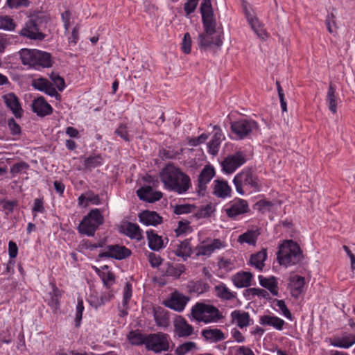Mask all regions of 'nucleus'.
<instances>
[{"mask_svg":"<svg viewBox=\"0 0 355 355\" xmlns=\"http://www.w3.org/2000/svg\"><path fill=\"white\" fill-rule=\"evenodd\" d=\"M164 187L179 194L187 192L191 187L190 178L172 164L166 165L160 173Z\"/></svg>","mask_w":355,"mask_h":355,"instance_id":"nucleus-1","label":"nucleus"},{"mask_svg":"<svg viewBox=\"0 0 355 355\" xmlns=\"http://www.w3.org/2000/svg\"><path fill=\"white\" fill-rule=\"evenodd\" d=\"M233 183L236 192L241 196H244L247 192H257L261 189L258 177L250 168H244L237 173L233 179Z\"/></svg>","mask_w":355,"mask_h":355,"instance_id":"nucleus-2","label":"nucleus"},{"mask_svg":"<svg viewBox=\"0 0 355 355\" xmlns=\"http://www.w3.org/2000/svg\"><path fill=\"white\" fill-rule=\"evenodd\" d=\"M302 259V252L299 245L292 240L284 241L277 252V260L285 266L298 263Z\"/></svg>","mask_w":355,"mask_h":355,"instance_id":"nucleus-3","label":"nucleus"},{"mask_svg":"<svg viewBox=\"0 0 355 355\" xmlns=\"http://www.w3.org/2000/svg\"><path fill=\"white\" fill-rule=\"evenodd\" d=\"M191 315L196 321L206 324L216 322L223 318V315L216 307L200 302L192 307Z\"/></svg>","mask_w":355,"mask_h":355,"instance_id":"nucleus-4","label":"nucleus"},{"mask_svg":"<svg viewBox=\"0 0 355 355\" xmlns=\"http://www.w3.org/2000/svg\"><path fill=\"white\" fill-rule=\"evenodd\" d=\"M103 222L104 218L101 211L98 209H93L83 217L78 227V232L88 236H93Z\"/></svg>","mask_w":355,"mask_h":355,"instance_id":"nucleus-5","label":"nucleus"},{"mask_svg":"<svg viewBox=\"0 0 355 355\" xmlns=\"http://www.w3.org/2000/svg\"><path fill=\"white\" fill-rule=\"evenodd\" d=\"M146 349L154 353L159 354L168 352L171 348V339L168 334L159 331L147 334Z\"/></svg>","mask_w":355,"mask_h":355,"instance_id":"nucleus-6","label":"nucleus"},{"mask_svg":"<svg viewBox=\"0 0 355 355\" xmlns=\"http://www.w3.org/2000/svg\"><path fill=\"white\" fill-rule=\"evenodd\" d=\"M46 21L47 18L45 17L30 19L21 30L20 34L31 40H42L45 37L42 31L46 26Z\"/></svg>","mask_w":355,"mask_h":355,"instance_id":"nucleus-7","label":"nucleus"},{"mask_svg":"<svg viewBox=\"0 0 355 355\" xmlns=\"http://www.w3.org/2000/svg\"><path fill=\"white\" fill-rule=\"evenodd\" d=\"M245 162V154L240 150L236 151L235 153L227 156L222 161L221 166L223 171L225 173L231 174L243 165Z\"/></svg>","mask_w":355,"mask_h":355,"instance_id":"nucleus-8","label":"nucleus"},{"mask_svg":"<svg viewBox=\"0 0 355 355\" xmlns=\"http://www.w3.org/2000/svg\"><path fill=\"white\" fill-rule=\"evenodd\" d=\"M231 129L239 139H242L258 129V123L252 119H241L232 123Z\"/></svg>","mask_w":355,"mask_h":355,"instance_id":"nucleus-9","label":"nucleus"},{"mask_svg":"<svg viewBox=\"0 0 355 355\" xmlns=\"http://www.w3.org/2000/svg\"><path fill=\"white\" fill-rule=\"evenodd\" d=\"M250 211L247 200L239 198H234L225 209L227 216L232 219H236L237 216L247 214Z\"/></svg>","mask_w":355,"mask_h":355,"instance_id":"nucleus-10","label":"nucleus"},{"mask_svg":"<svg viewBox=\"0 0 355 355\" xmlns=\"http://www.w3.org/2000/svg\"><path fill=\"white\" fill-rule=\"evenodd\" d=\"M106 249L107 251L99 253V258H113L121 260L131 255V250L123 245H109L106 246Z\"/></svg>","mask_w":355,"mask_h":355,"instance_id":"nucleus-11","label":"nucleus"},{"mask_svg":"<svg viewBox=\"0 0 355 355\" xmlns=\"http://www.w3.org/2000/svg\"><path fill=\"white\" fill-rule=\"evenodd\" d=\"M215 175V171L213 166L210 165L205 166L198 176V193L200 196H204L207 189V184Z\"/></svg>","mask_w":355,"mask_h":355,"instance_id":"nucleus-12","label":"nucleus"},{"mask_svg":"<svg viewBox=\"0 0 355 355\" xmlns=\"http://www.w3.org/2000/svg\"><path fill=\"white\" fill-rule=\"evenodd\" d=\"M189 300V297L175 292L171 295L168 300L165 301L164 304L171 309L181 312L184 309Z\"/></svg>","mask_w":355,"mask_h":355,"instance_id":"nucleus-13","label":"nucleus"},{"mask_svg":"<svg viewBox=\"0 0 355 355\" xmlns=\"http://www.w3.org/2000/svg\"><path fill=\"white\" fill-rule=\"evenodd\" d=\"M305 279L297 275H291L288 279V288L293 297L297 299L303 292Z\"/></svg>","mask_w":355,"mask_h":355,"instance_id":"nucleus-14","label":"nucleus"},{"mask_svg":"<svg viewBox=\"0 0 355 355\" xmlns=\"http://www.w3.org/2000/svg\"><path fill=\"white\" fill-rule=\"evenodd\" d=\"M193 327L182 317L179 316L174 322L175 334L180 338H187L193 334Z\"/></svg>","mask_w":355,"mask_h":355,"instance_id":"nucleus-15","label":"nucleus"},{"mask_svg":"<svg viewBox=\"0 0 355 355\" xmlns=\"http://www.w3.org/2000/svg\"><path fill=\"white\" fill-rule=\"evenodd\" d=\"M232 322L240 329L246 328L253 323L248 312L234 310L231 313Z\"/></svg>","mask_w":355,"mask_h":355,"instance_id":"nucleus-16","label":"nucleus"},{"mask_svg":"<svg viewBox=\"0 0 355 355\" xmlns=\"http://www.w3.org/2000/svg\"><path fill=\"white\" fill-rule=\"evenodd\" d=\"M139 198L150 203L159 200L162 198L160 191H154L150 186H144L137 191Z\"/></svg>","mask_w":355,"mask_h":355,"instance_id":"nucleus-17","label":"nucleus"},{"mask_svg":"<svg viewBox=\"0 0 355 355\" xmlns=\"http://www.w3.org/2000/svg\"><path fill=\"white\" fill-rule=\"evenodd\" d=\"M198 42L200 47L204 48L205 49L213 48L214 46L219 47L223 44L220 36L214 35L212 33H204L200 35Z\"/></svg>","mask_w":355,"mask_h":355,"instance_id":"nucleus-18","label":"nucleus"},{"mask_svg":"<svg viewBox=\"0 0 355 355\" xmlns=\"http://www.w3.org/2000/svg\"><path fill=\"white\" fill-rule=\"evenodd\" d=\"M139 221L146 225L156 226L163 222L161 217L157 212L145 210L138 214Z\"/></svg>","mask_w":355,"mask_h":355,"instance_id":"nucleus-19","label":"nucleus"},{"mask_svg":"<svg viewBox=\"0 0 355 355\" xmlns=\"http://www.w3.org/2000/svg\"><path fill=\"white\" fill-rule=\"evenodd\" d=\"M3 99L6 106L12 111L15 116L17 119L21 118L24 112L17 96L10 93L5 95Z\"/></svg>","mask_w":355,"mask_h":355,"instance_id":"nucleus-20","label":"nucleus"},{"mask_svg":"<svg viewBox=\"0 0 355 355\" xmlns=\"http://www.w3.org/2000/svg\"><path fill=\"white\" fill-rule=\"evenodd\" d=\"M225 246L224 243L218 239H213L210 243L202 244L197 248V255L209 256L215 250Z\"/></svg>","mask_w":355,"mask_h":355,"instance_id":"nucleus-21","label":"nucleus"},{"mask_svg":"<svg viewBox=\"0 0 355 355\" xmlns=\"http://www.w3.org/2000/svg\"><path fill=\"white\" fill-rule=\"evenodd\" d=\"M232 189L227 182L223 180H215L213 184V194L218 198H226L230 197Z\"/></svg>","mask_w":355,"mask_h":355,"instance_id":"nucleus-22","label":"nucleus"},{"mask_svg":"<svg viewBox=\"0 0 355 355\" xmlns=\"http://www.w3.org/2000/svg\"><path fill=\"white\" fill-rule=\"evenodd\" d=\"M32 110L38 116H44L52 112L51 106L42 97L35 99L32 104Z\"/></svg>","mask_w":355,"mask_h":355,"instance_id":"nucleus-23","label":"nucleus"},{"mask_svg":"<svg viewBox=\"0 0 355 355\" xmlns=\"http://www.w3.org/2000/svg\"><path fill=\"white\" fill-rule=\"evenodd\" d=\"M202 337L209 343H218L225 339L224 333L219 329L207 328L201 331Z\"/></svg>","mask_w":355,"mask_h":355,"instance_id":"nucleus-24","label":"nucleus"},{"mask_svg":"<svg viewBox=\"0 0 355 355\" xmlns=\"http://www.w3.org/2000/svg\"><path fill=\"white\" fill-rule=\"evenodd\" d=\"M245 12L247 20L251 26L252 29L259 37L264 39L266 37V33L257 17L248 10H245Z\"/></svg>","mask_w":355,"mask_h":355,"instance_id":"nucleus-25","label":"nucleus"},{"mask_svg":"<svg viewBox=\"0 0 355 355\" xmlns=\"http://www.w3.org/2000/svg\"><path fill=\"white\" fill-rule=\"evenodd\" d=\"M259 323L261 325L272 327L275 329L281 331L283 329L285 322L277 316L264 315L260 317Z\"/></svg>","mask_w":355,"mask_h":355,"instance_id":"nucleus-26","label":"nucleus"},{"mask_svg":"<svg viewBox=\"0 0 355 355\" xmlns=\"http://www.w3.org/2000/svg\"><path fill=\"white\" fill-rule=\"evenodd\" d=\"M252 277V274L250 272H239L232 277V281L237 288L248 287Z\"/></svg>","mask_w":355,"mask_h":355,"instance_id":"nucleus-27","label":"nucleus"},{"mask_svg":"<svg viewBox=\"0 0 355 355\" xmlns=\"http://www.w3.org/2000/svg\"><path fill=\"white\" fill-rule=\"evenodd\" d=\"M34 67H42L49 68L53 65V61L49 53L37 49Z\"/></svg>","mask_w":355,"mask_h":355,"instance_id":"nucleus-28","label":"nucleus"},{"mask_svg":"<svg viewBox=\"0 0 355 355\" xmlns=\"http://www.w3.org/2000/svg\"><path fill=\"white\" fill-rule=\"evenodd\" d=\"M148 247L154 251H158L165 247L162 236L157 235L153 230L146 231Z\"/></svg>","mask_w":355,"mask_h":355,"instance_id":"nucleus-29","label":"nucleus"},{"mask_svg":"<svg viewBox=\"0 0 355 355\" xmlns=\"http://www.w3.org/2000/svg\"><path fill=\"white\" fill-rule=\"evenodd\" d=\"M355 343L354 333H344L341 336L334 338V347L348 349Z\"/></svg>","mask_w":355,"mask_h":355,"instance_id":"nucleus-30","label":"nucleus"},{"mask_svg":"<svg viewBox=\"0 0 355 355\" xmlns=\"http://www.w3.org/2000/svg\"><path fill=\"white\" fill-rule=\"evenodd\" d=\"M259 235L260 232L258 228L255 230H250L241 234L239 236L237 241L241 244L248 243L250 245H255Z\"/></svg>","mask_w":355,"mask_h":355,"instance_id":"nucleus-31","label":"nucleus"},{"mask_svg":"<svg viewBox=\"0 0 355 355\" xmlns=\"http://www.w3.org/2000/svg\"><path fill=\"white\" fill-rule=\"evenodd\" d=\"M259 280L261 286L267 288L274 296L278 295L277 282L275 277L272 276L269 278H266L262 275H259Z\"/></svg>","mask_w":355,"mask_h":355,"instance_id":"nucleus-32","label":"nucleus"},{"mask_svg":"<svg viewBox=\"0 0 355 355\" xmlns=\"http://www.w3.org/2000/svg\"><path fill=\"white\" fill-rule=\"evenodd\" d=\"M37 49H23L19 51L21 62L24 65L33 67L35 62Z\"/></svg>","mask_w":355,"mask_h":355,"instance_id":"nucleus-33","label":"nucleus"},{"mask_svg":"<svg viewBox=\"0 0 355 355\" xmlns=\"http://www.w3.org/2000/svg\"><path fill=\"white\" fill-rule=\"evenodd\" d=\"M209 284L202 280L189 281L187 288L190 293L202 294L209 290Z\"/></svg>","mask_w":355,"mask_h":355,"instance_id":"nucleus-34","label":"nucleus"},{"mask_svg":"<svg viewBox=\"0 0 355 355\" xmlns=\"http://www.w3.org/2000/svg\"><path fill=\"white\" fill-rule=\"evenodd\" d=\"M124 233L131 239L141 241L143 239L142 230L136 223H128L124 230Z\"/></svg>","mask_w":355,"mask_h":355,"instance_id":"nucleus-35","label":"nucleus"},{"mask_svg":"<svg viewBox=\"0 0 355 355\" xmlns=\"http://www.w3.org/2000/svg\"><path fill=\"white\" fill-rule=\"evenodd\" d=\"M103 157L101 155H91L84 159L83 166L86 170L91 171L103 164Z\"/></svg>","mask_w":355,"mask_h":355,"instance_id":"nucleus-36","label":"nucleus"},{"mask_svg":"<svg viewBox=\"0 0 355 355\" xmlns=\"http://www.w3.org/2000/svg\"><path fill=\"white\" fill-rule=\"evenodd\" d=\"M147 334H143L140 331L135 330L131 331L127 336L129 342L132 345H142L146 343Z\"/></svg>","mask_w":355,"mask_h":355,"instance_id":"nucleus-37","label":"nucleus"},{"mask_svg":"<svg viewBox=\"0 0 355 355\" xmlns=\"http://www.w3.org/2000/svg\"><path fill=\"white\" fill-rule=\"evenodd\" d=\"M191 252V246L190 243V240L189 239H186L180 242L175 251V253L178 257H181L184 259L190 257Z\"/></svg>","mask_w":355,"mask_h":355,"instance_id":"nucleus-38","label":"nucleus"},{"mask_svg":"<svg viewBox=\"0 0 355 355\" xmlns=\"http://www.w3.org/2000/svg\"><path fill=\"white\" fill-rule=\"evenodd\" d=\"M266 258L267 252L266 250H262L251 256L250 263L259 270H262L263 267L264 266V261H266Z\"/></svg>","mask_w":355,"mask_h":355,"instance_id":"nucleus-39","label":"nucleus"},{"mask_svg":"<svg viewBox=\"0 0 355 355\" xmlns=\"http://www.w3.org/2000/svg\"><path fill=\"white\" fill-rule=\"evenodd\" d=\"M216 295L223 300H230L236 297V293L232 292L224 284L221 283L215 286Z\"/></svg>","mask_w":355,"mask_h":355,"instance_id":"nucleus-40","label":"nucleus"},{"mask_svg":"<svg viewBox=\"0 0 355 355\" xmlns=\"http://www.w3.org/2000/svg\"><path fill=\"white\" fill-rule=\"evenodd\" d=\"M185 266L181 263L172 264L168 263L166 270L167 276L174 277L175 279L180 278L182 274L185 272Z\"/></svg>","mask_w":355,"mask_h":355,"instance_id":"nucleus-41","label":"nucleus"},{"mask_svg":"<svg viewBox=\"0 0 355 355\" xmlns=\"http://www.w3.org/2000/svg\"><path fill=\"white\" fill-rule=\"evenodd\" d=\"M154 319L158 327H166L168 325V317L162 308L154 310Z\"/></svg>","mask_w":355,"mask_h":355,"instance_id":"nucleus-42","label":"nucleus"},{"mask_svg":"<svg viewBox=\"0 0 355 355\" xmlns=\"http://www.w3.org/2000/svg\"><path fill=\"white\" fill-rule=\"evenodd\" d=\"M200 12L202 19L213 18L214 15L210 0H203L200 6Z\"/></svg>","mask_w":355,"mask_h":355,"instance_id":"nucleus-43","label":"nucleus"},{"mask_svg":"<svg viewBox=\"0 0 355 355\" xmlns=\"http://www.w3.org/2000/svg\"><path fill=\"white\" fill-rule=\"evenodd\" d=\"M196 348V344L194 342L188 341L180 345L175 349V354L177 355H185L189 352Z\"/></svg>","mask_w":355,"mask_h":355,"instance_id":"nucleus-44","label":"nucleus"},{"mask_svg":"<svg viewBox=\"0 0 355 355\" xmlns=\"http://www.w3.org/2000/svg\"><path fill=\"white\" fill-rule=\"evenodd\" d=\"M16 26L14 20L9 16H0V29L13 31Z\"/></svg>","mask_w":355,"mask_h":355,"instance_id":"nucleus-45","label":"nucleus"},{"mask_svg":"<svg viewBox=\"0 0 355 355\" xmlns=\"http://www.w3.org/2000/svg\"><path fill=\"white\" fill-rule=\"evenodd\" d=\"M99 276L102 279L103 285L108 289L110 288L115 282L114 275L110 271L102 272L99 274Z\"/></svg>","mask_w":355,"mask_h":355,"instance_id":"nucleus-46","label":"nucleus"},{"mask_svg":"<svg viewBox=\"0 0 355 355\" xmlns=\"http://www.w3.org/2000/svg\"><path fill=\"white\" fill-rule=\"evenodd\" d=\"M273 207V203L266 200H260L254 205V209L259 210L261 213L269 212Z\"/></svg>","mask_w":355,"mask_h":355,"instance_id":"nucleus-47","label":"nucleus"},{"mask_svg":"<svg viewBox=\"0 0 355 355\" xmlns=\"http://www.w3.org/2000/svg\"><path fill=\"white\" fill-rule=\"evenodd\" d=\"M29 168V165L25 162H19L14 164L10 167V173L14 177L16 175L21 173L22 172H25L26 170Z\"/></svg>","mask_w":355,"mask_h":355,"instance_id":"nucleus-48","label":"nucleus"},{"mask_svg":"<svg viewBox=\"0 0 355 355\" xmlns=\"http://www.w3.org/2000/svg\"><path fill=\"white\" fill-rule=\"evenodd\" d=\"M17 205V200H0V206H1L6 215L11 214Z\"/></svg>","mask_w":355,"mask_h":355,"instance_id":"nucleus-49","label":"nucleus"},{"mask_svg":"<svg viewBox=\"0 0 355 355\" xmlns=\"http://www.w3.org/2000/svg\"><path fill=\"white\" fill-rule=\"evenodd\" d=\"M132 284L130 282H126L123 288V301L122 304L123 307H126L129 303L130 298L132 297Z\"/></svg>","mask_w":355,"mask_h":355,"instance_id":"nucleus-50","label":"nucleus"},{"mask_svg":"<svg viewBox=\"0 0 355 355\" xmlns=\"http://www.w3.org/2000/svg\"><path fill=\"white\" fill-rule=\"evenodd\" d=\"M83 311H84V306H83V300L78 299V303L76 305V318H75V326L76 327H79L80 326Z\"/></svg>","mask_w":355,"mask_h":355,"instance_id":"nucleus-51","label":"nucleus"},{"mask_svg":"<svg viewBox=\"0 0 355 355\" xmlns=\"http://www.w3.org/2000/svg\"><path fill=\"white\" fill-rule=\"evenodd\" d=\"M32 86L34 89H49L50 83L46 78H39L33 80Z\"/></svg>","mask_w":355,"mask_h":355,"instance_id":"nucleus-52","label":"nucleus"},{"mask_svg":"<svg viewBox=\"0 0 355 355\" xmlns=\"http://www.w3.org/2000/svg\"><path fill=\"white\" fill-rule=\"evenodd\" d=\"M246 292L249 294H251L253 296H259L261 297L264 299H268L270 297V295L268 291L264 289L259 288H251L246 290Z\"/></svg>","mask_w":355,"mask_h":355,"instance_id":"nucleus-53","label":"nucleus"},{"mask_svg":"<svg viewBox=\"0 0 355 355\" xmlns=\"http://www.w3.org/2000/svg\"><path fill=\"white\" fill-rule=\"evenodd\" d=\"M148 259L150 266L153 268L159 267L162 264L163 261L159 255L156 254L155 253L153 252H148Z\"/></svg>","mask_w":355,"mask_h":355,"instance_id":"nucleus-54","label":"nucleus"},{"mask_svg":"<svg viewBox=\"0 0 355 355\" xmlns=\"http://www.w3.org/2000/svg\"><path fill=\"white\" fill-rule=\"evenodd\" d=\"M182 49L186 54H189L191 49V38L190 34L187 33L184 34L182 42Z\"/></svg>","mask_w":355,"mask_h":355,"instance_id":"nucleus-55","label":"nucleus"},{"mask_svg":"<svg viewBox=\"0 0 355 355\" xmlns=\"http://www.w3.org/2000/svg\"><path fill=\"white\" fill-rule=\"evenodd\" d=\"M114 133L125 141H129L130 140L127 132V126L125 124H120L114 131Z\"/></svg>","mask_w":355,"mask_h":355,"instance_id":"nucleus-56","label":"nucleus"},{"mask_svg":"<svg viewBox=\"0 0 355 355\" xmlns=\"http://www.w3.org/2000/svg\"><path fill=\"white\" fill-rule=\"evenodd\" d=\"M50 78L57 89H64L66 85L63 78L56 73H51Z\"/></svg>","mask_w":355,"mask_h":355,"instance_id":"nucleus-57","label":"nucleus"},{"mask_svg":"<svg viewBox=\"0 0 355 355\" xmlns=\"http://www.w3.org/2000/svg\"><path fill=\"white\" fill-rule=\"evenodd\" d=\"M8 125L12 135H17L21 133V127L13 118L8 119Z\"/></svg>","mask_w":355,"mask_h":355,"instance_id":"nucleus-58","label":"nucleus"},{"mask_svg":"<svg viewBox=\"0 0 355 355\" xmlns=\"http://www.w3.org/2000/svg\"><path fill=\"white\" fill-rule=\"evenodd\" d=\"M276 301V305L282 311V314L288 319L291 320L292 314L290 312L289 309L287 308L285 302L282 300H277Z\"/></svg>","mask_w":355,"mask_h":355,"instance_id":"nucleus-59","label":"nucleus"},{"mask_svg":"<svg viewBox=\"0 0 355 355\" xmlns=\"http://www.w3.org/2000/svg\"><path fill=\"white\" fill-rule=\"evenodd\" d=\"M45 211V208L44 206V202L42 199L36 198L34 200V205L32 209V212L35 216L36 213H44Z\"/></svg>","mask_w":355,"mask_h":355,"instance_id":"nucleus-60","label":"nucleus"},{"mask_svg":"<svg viewBox=\"0 0 355 355\" xmlns=\"http://www.w3.org/2000/svg\"><path fill=\"white\" fill-rule=\"evenodd\" d=\"M203 25L205 31V33H215V24L214 23L213 18L210 19H203Z\"/></svg>","mask_w":355,"mask_h":355,"instance_id":"nucleus-61","label":"nucleus"},{"mask_svg":"<svg viewBox=\"0 0 355 355\" xmlns=\"http://www.w3.org/2000/svg\"><path fill=\"white\" fill-rule=\"evenodd\" d=\"M192 207L190 205H178L174 207V213L180 215L183 214H188L191 211Z\"/></svg>","mask_w":355,"mask_h":355,"instance_id":"nucleus-62","label":"nucleus"},{"mask_svg":"<svg viewBox=\"0 0 355 355\" xmlns=\"http://www.w3.org/2000/svg\"><path fill=\"white\" fill-rule=\"evenodd\" d=\"M114 297V295L112 293L103 294L100 297V299L98 300L96 302H92V304L94 305L96 308L104 305L107 302H108L111 298Z\"/></svg>","mask_w":355,"mask_h":355,"instance_id":"nucleus-63","label":"nucleus"},{"mask_svg":"<svg viewBox=\"0 0 355 355\" xmlns=\"http://www.w3.org/2000/svg\"><path fill=\"white\" fill-rule=\"evenodd\" d=\"M198 4V0H188L184 4V10L187 15L192 13Z\"/></svg>","mask_w":355,"mask_h":355,"instance_id":"nucleus-64","label":"nucleus"}]
</instances>
